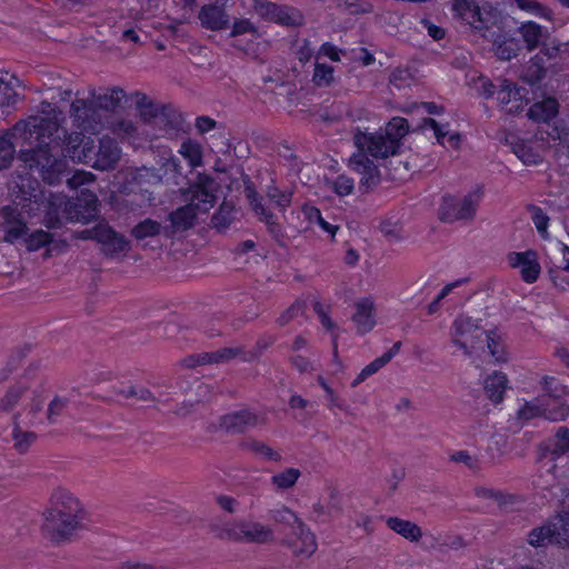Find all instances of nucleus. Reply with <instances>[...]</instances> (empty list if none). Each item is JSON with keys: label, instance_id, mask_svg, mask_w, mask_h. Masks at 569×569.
<instances>
[{"label": "nucleus", "instance_id": "obj_48", "mask_svg": "<svg viewBox=\"0 0 569 569\" xmlns=\"http://www.w3.org/2000/svg\"><path fill=\"white\" fill-rule=\"evenodd\" d=\"M312 81L318 87L329 86L333 81V68L326 63L317 62L315 66Z\"/></svg>", "mask_w": 569, "mask_h": 569}, {"label": "nucleus", "instance_id": "obj_50", "mask_svg": "<svg viewBox=\"0 0 569 569\" xmlns=\"http://www.w3.org/2000/svg\"><path fill=\"white\" fill-rule=\"evenodd\" d=\"M513 3L522 11L537 17L549 18L550 11L536 0H513Z\"/></svg>", "mask_w": 569, "mask_h": 569}, {"label": "nucleus", "instance_id": "obj_54", "mask_svg": "<svg viewBox=\"0 0 569 569\" xmlns=\"http://www.w3.org/2000/svg\"><path fill=\"white\" fill-rule=\"evenodd\" d=\"M19 94L16 92L12 83L0 79V106H13L17 103Z\"/></svg>", "mask_w": 569, "mask_h": 569}, {"label": "nucleus", "instance_id": "obj_5", "mask_svg": "<svg viewBox=\"0 0 569 569\" xmlns=\"http://www.w3.org/2000/svg\"><path fill=\"white\" fill-rule=\"evenodd\" d=\"M483 194V188L476 186L461 197L452 194L443 196L438 209L440 221L445 223H453L457 221L468 223L473 221L478 208L482 202Z\"/></svg>", "mask_w": 569, "mask_h": 569}, {"label": "nucleus", "instance_id": "obj_33", "mask_svg": "<svg viewBox=\"0 0 569 569\" xmlns=\"http://www.w3.org/2000/svg\"><path fill=\"white\" fill-rule=\"evenodd\" d=\"M234 214V206L231 202L223 201L211 218L212 228L220 232L224 231L233 222Z\"/></svg>", "mask_w": 569, "mask_h": 569}, {"label": "nucleus", "instance_id": "obj_59", "mask_svg": "<svg viewBox=\"0 0 569 569\" xmlns=\"http://www.w3.org/2000/svg\"><path fill=\"white\" fill-rule=\"evenodd\" d=\"M52 237L49 232L43 230H37L36 232L31 233L27 239V248L30 251H36L41 247H44L46 244L50 243Z\"/></svg>", "mask_w": 569, "mask_h": 569}, {"label": "nucleus", "instance_id": "obj_31", "mask_svg": "<svg viewBox=\"0 0 569 569\" xmlns=\"http://www.w3.org/2000/svg\"><path fill=\"white\" fill-rule=\"evenodd\" d=\"M12 131L13 127L6 133L0 134V170L8 169L14 159L16 147L13 139L23 140V136H13L11 134Z\"/></svg>", "mask_w": 569, "mask_h": 569}, {"label": "nucleus", "instance_id": "obj_35", "mask_svg": "<svg viewBox=\"0 0 569 569\" xmlns=\"http://www.w3.org/2000/svg\"><path fill=\"white\" fill-rule=\"evenodd\" d=\"M286 27H300L305 23L302 13L292 7L279 6L274 21Z\"/></svg>", "mask_w": 569, "mask_h": 569}, {"label": "nucleus", "instance_id": "obj_28", "mask_svg": "<svg viewBox=\"0 0 569 569\" xmlns=\"http://www.w3.org/2000/svg\"><path fill=\"white\" fill-rule=\"evenodd\" d=\"M244 521L228 522L223 525L211 523L210 531L221 540L243 542Z\"/></svg>", "mask_w": 569, "mask_h": 569}, {"label": "nucleus", "instance_id": "obj_51", "mask_svg": "<svg viewBox=\"0 0 569 569\" xmlns=\"http://www.w3.org/2000/svg\"><path fill=\"white\" fill-rule=\"evenodd\" d=\"M12 436L14 439V447L20 452L27 451L36 439V435L33 432L22 431L18 425L14 426Z\"/></svg>", "mask_w": 569, "mask_h": 569}, {"label": "nucleus", "instance_id": "obj_38", "mask_svg": "<svg viewBox=\"0 0 569 569\" xmlns=\"http://www.w3.org/2000/svg\"><path fill=\"white\" fill-rule=\"evenodd\" d=\"M241 447L246 450H249L256 455H259L270 461H280L281 455L278 451H274L271 447L266 445L264 442L258 441L256 439H247L243 440Z\"/></svg>", "mask_w": 569, "mask_h": 569}, {"label": "nucleus", "instance_id": "obj_12", "mask_svg": "<svg viewBox=\"0 0 569 569\" xmlns=\"http://www.w3.org/2000/svg\"><path fill=\"white\" fill-rule=\"evenodd\" d=\"M483 333L485 330L471 318L460 316L453 322L452 342L466 355H470L469 347H473Z\"/></svg>", "mask_w": 569, "mask_h": 569}, {"label": "nucleus", "instance_id": "obj_58", "mask_svg": "<svg viewBox=\"0 0 569 569\" xmlns=\"http://www.w3.org/2000/svg\"><path fill=\"white\" fill-rule=\"evenodd\" d=\"M411 80L412 74L407 68H396L389 77L390 84L398 89L409 86Z\"/></svg>", "mask_w": 569, "mask_h": 569}, {"label": "nucleus", "instance_id": "obj_6", "mask_svg": "<svg viewBox=\"0 0 569 569\" xmlns=\"http://www.w3.org/2000/svg\"><path fill=\"white\" fill-rule=\"evenodd\" d=\"M452 10L482 36L501 19L500 11L489 2L479 4L471 0H452Z\"/></svg>", "mask_w": 569, "mask_h": 569}, {"label": "nucleus", "instance_id": "obj_10", "mask_svg": "<svg viewBox=\"0 0 569 569\" xmlns=\"http://www.w3.org/2000/svg\"><path fill=\"white\" fill-rule=\"evenodd\" d=\"M102 112L88 99H76L70 107V117L73 124L88 133L97 134L106 126Z\"/></svg>", "mask_w": 569, "mask_h": 569}, {"label": "nucleus", "instance_id": "obj_29", "mask_svg": "<svg viewBox=\"0 0 569 569\" xmlns=\"http://www.w3.org/2000/svg\"><path fill=\"white\" fill-rule=\"evenodd\" d=\"M507 382L508 379L505 373L493 372L485 381V391L487 397L496 403L501 402L507 388Z\"/></svg>", "mask_w": 569, "mask_h": 569}, {"label": "nucleus", "instance_id": "obj_7", "mask_svg": "<svg viewBox=\"0 0 569 569\" xmlns=\"http://www.w3.org/2000/svg\"><path fill=\"white\" fill-rule=\"evenodd\" d=\"M218 190L219 183L211 176L198 173L188 188L181 189V196L198 213H206L214 206Z\"/></svg>", "mask_w": 569, "mask_h": 569}, {"label": "nucleus", "instance_id": "obj_24", "mask_svg": "<svg viewBox=\"0 0 569 569\" xmlns=\"http://www.w3.org/2000/svg\"><path fill=\"white\" fill-rule=\"evenodd\" d=\"M548 523L553 535V545L569 547V512H560L549 518Z\"/></svg>", "mask_w": 569, "mask_h": 569}, {"label": "nucleus", "instance_id": "obj_13", "mask_svg": "<svg viewBox=\"0 0 569 569\" xmlns=\"http://www.w3.org/2000/svg\"><path fill=\"white\" fill-rule=\"evenodd\" d=\"M43 535L51 541L60 542L67 540L79 525V519L53 516L51 512L43 513Z\"/></svg>", "mask_w": 569, "mask_h": 569}, {"label": "nucleus", "instance_id": "obj_60", "mask_svg": "<svg viewBox=\"0 0 569 569\" xmlns=\"http://www.w3.org/2000/svg\"><path fill=\"white\" fill-rule=\"evenodd\" d=\"M118 393L124 398L136 397L140 401H154L153 395L143 387L129 386L127 389L118 390Z\"/></svg>", "mask_w": 569, "mask_h": 569}, {"label": "nucleus", "instance_id": "obj_32", "mask_svg": "<svg viewBox=\"0 0 569 569\" xmlns=\"http://www.w3.org/2000/svg\"><path fill=\"white\" fill-rule=\"evenodd\" d=\"M178 152L188 161L191 168L201 167L203 164V150L200 143L194 140L186 139Z\"/></svg>", "mask_w": 569, "mask_h": 569}, {"label": "nucleus", "instance_id": "obj_25", "mask_svg": "<svg viewBox=\"0 0 569 569\" xmlns=\"http://www.w3.org/2000/svg\"><path fill=\"white\" fill-rule=\"evenodd\" d=\"M387 527L409 541H419L422 537L421 528L409 520L398 517L383 518Z\"/></svg>", "mask_w": 569, "mask_h": 569}, {"label": "nucleus", "instance_id": "obj_34", "mask_svg": "<svg viewBox=\"0 0 569 569\" xmlns=\"http://www.w3.org/2000/svg\"><path fill=\"white\" fill-rule=\"evenodd\" d=\"M527 542L535 548L553 545V535L548 521L541 526L532 528L527 535Z\"/></svg>", "mask_w": 569, "mask_h": 569}, {"label": "nucleus", "instance_id": "obj_39", "mask_svg": "<svg viewBox=\"0 0 569 569\" xmlns=\"http://www.w3.org/2000/svg\"><path fill=\"white\" fill-rule=\"evenodd\" d=\"M269 518L276 523L283 525L293 530L299 521H302L291 509L286 506L269 511Z\"/></svg>", "mask_w": 569, "mask_h": 569}, {"label": "nucleus", "instance_id": "obj_43", "mask_svg": "<svg viewBox=\"0 0 569 569\" xmlns=\"http://www.w3.org/2000/svg\"><path fill=\"white\" fill-rule=\"evenodd\" d=\"M336 7L349 14L369 13L372 6L366 0H335Z\"/></svg>", "mask_w": 569, "mask_h": 569}, {"label": "nucleus", "instance_id": "obj_63", "mask_svg": "<svg viewBox=\"0 0 569 569\" xmlns=\"http://www.w3.org/2000/svg\"><path fill=\"white\" fill-rule=\"evenodd\" d=\"M569 415V406L561 402L555 408H547L542 411V417L549 421H561Z\"/></svg>", "mask_w": 569, "mask_h": 569}, {"label": "nucleus", "instance_id": "obj_22", "mask_svg": "<svg viewBox=\"0 0 569 569\" xmlns=\"http://www.w3.org/2000/svg\"><path fill=\"white\" fill-rule=\"evenodd\" d=\"M292 532L297 537V541L291 546L295 555L310 557L316 552V537L303 521H299Z\"/></svg>", "mask_w": 569, "mask_h": 569}, {"label": "nucleus", "instance_id": "obj_4", "mask_svg": "<svg viewBox=\"0 0 569 569\" xmlns=\"http://www.w3.org/2000/svg\"><path fill=\"white\" fill-rule=\"evenodd\" d=\"M67 153L72 160L90 163L99 170L112 169L120 159L121 150L116 140L103 137L99 141V147L94 146L91 138L76 136L70 139L67 147Z\"/></svg>", "mask_w": 569, "mask_h": 569}, {"label": "nucleus", "instance_id": "obj_40", "mask_svg": "<svg viewBox=\"0 0 569 569\" xmlns=\"http://www.w3.org/2000/svg\"><path fill=\"white\" fill-rule=\"evenodd\" d=\"M163 228L164 227H162L161 223H159L158 221L152 220V219H146V220L139 222L132 229L131 234L136 239L142 240V239H146L148 237L158 236L161 232L163 233Z\"/></svg>", "mask_w": 569, "mask_h": 569}, {"label": "nucleus", "instance_id": "obj_16", "mask_svg": "<svg viewBox=\"0 0 569 569\" xmlns=\"http://www.w3.org/2000/svg\"><path fill=\"white\" fill-rule=\"evenodd\" d=\"M79 501L67 490L57 489L50 498V508L47 510L53 516L79 519Z\"/></svg>", "mask_w": 569, "mask_h": 569}, {"label": "nucleus", "instance_id": "obj_2", "mask_svg": "<svg viewBox=\"0 0 569 569\" xmlns=\"http://www.w3.org/2000/svg\"><path fill=\"white\" fill-rule=\"evenodd\" d=\"M408 121L405 118H392L385 129L376 132L353 131V143L357 152L349 159V168L360 176L359 187L366 192L375 189L381 181V173L373 160L386 159L398 153L402 138L408 133Z\"/></svg>", "mask_w": 569, "mask_h": 569}, {"label": "nucleus", "instance_id": "obj_53", "mask_svg": "<svg viewBox=\"0 0 569 569\" xmlns=\"http://www.w3.org/2000/svg\"><path fill=\"white\" fill-rule=\"evenodd\" d=\"M68 399L61 397H54L49 403L47 410V419L49 423H56L58 418L62 416L67 409Z\"/></svg>", "mask_w": 569, "mask_h": 569}, {"label": "nucleus", "instance_id": "obj_15", "mask_svg": "<svg viewBox=\"0 0 569 569\" xmlns=\"http://www.w3.org/2000/svg\"><path fill=\"white\" fill-rule=\"evenodd\" d=\"M507 260L510 267L520 269L521 278L527 283H533L539 278L541 268L535 251L510 252Z\"/></svg>", "mask_w": 569, "mask_h": 569}, {"label": "nucleus", "instance_id": "obj_14", "mask_svg": "<svg viewBox=\"0 0 569 569\" xmlns=\"http://www.w3.org/2000/svg\"><path fill=\"white\" fill-rule=\"evenodd\" d=\"M0 218L6 231L3 237L6 242L13 243L27 234L28 227L18 208L12 206L2 207L0 209Z\"/></svg>", "mask_w": 569, "mask_h": 569}, {"label": "nucleus", "instance_id": "obj_18", "mask_svg": "<svg viewBox=\"0 0 569 569\" xmlns=\"http://www.w3.org/2000/svg\"><path fill=\"white\" fill-rule=\"evenodd\" d=\"M198 211L188 202L169 214L170 226L163 228L166 237L173 236L177 231L190 229L196 220Z\"/></svg>", "mask_w": 569, "mask_h": 569}, {"label": "nucleus", "instance_id": "obj_27", "mask_svg": "<svg viewBox=\"0 0 569 569\" xmlns=\"http://www.w3.org/2000/svg\"><path fill=\"white\" fill-rule=\"evenodd\" d=\"M243 542L267 543L273 541L271 528L254 521H244Z\"/></svg>", "mask_w": 569, "mask_h": 569}, {"label": "nucleus", "instance_id": "obj_64", "mask_svg": "<svg viewBox=\"0 0 569 569\" xmlns=\"http://www.w3.org/2000/svg\"><path fill=\"white\" fill-rule=\"evenodd\" d=\"M355 188L353 179L346 176L340 174L333 181V190L339 196H348L352 192Z\"/></svg>", "mask_w": 569, "mask_h": 569}, {"label": "nucleus", "instance_id": "obj_57", "mask_svg": "<svg viewBox=\"0 0 569 569\" xmlns=\"http://www.w3.org/2000/svg\"><path fill=\"white\" fill-rule=\"evenodd\" d=\"M387 363L383 361L381 357L375 359L372 362L367 365L360 373L357 376V378L352 381L351 387L356 388L358 385L363 382L368 377L379 371L382 367H385Z\"/></svg>", "mask_w": 569, "mask_h": 569}, {"label": "nucleus", "instance_id": "obj_21", "mask_svg": "<svg viewBox=\"0 0 569 569\" xmlns=\"http://www.w3.org/2000/svg\"><path fill=\"white\" fill-rule=\"evenodd\" d=\"M355 308L356 312L352 316V321L356 323L358 332L363 335L372 330L376 325L373 300L371 298L360 299L355 303Z\"/></svg>", "mask_w": 569, "mask_h": 569}, {"label": "nucleus", "instance_id": "obj_26", "mask_svg": "<svg viewBox=\"0 0 569 569\" xmlns=\"http://www.w3.org/2000/svg\"><path fill=\"white\" fill-rule=\"evenodd\" d=\"M558 107V101L555 98H546L533 103L528 110L527 116L537 122H548L557 116Z\"/></svg>", "mask_w": 569, "mask_h": 569}, {"label": "nucleus", "instance_id": "obj_23", "mask_svg": "<svg viewBox=\"0 0 569 569\" xmlns=\"http://www.w3.org/2000/svg\"><path fill=\"white\" fill-rule=\"evenodd\" d=\"M199 19L203 27L211 30H223L228 27L229 19L224 11L214 4L202 7Z\"/></svg>", "mask_w": 569, "mask_h": 569}, {"label": "nucleus", "instance_id": "obj_41", "mask_svg": "<svg viewBox=\"0 0 569 569\" xmlns=\"http://www.w3.org/2000/svg\"><path fill=\"white\" fill-rule=\"evenodd\" d=\"M513 153L527 166L537 164L541 161V157L528 143L521 140L512 142Z\"/></svg>", "mask_w": 569, "mask_h": 569}, {"label": "nucleus", "instance_id": "obj_56", "mask_svg": "<svg viewBox=\"0 0 569 569\" xmlns=\"http://www.w3.org/2000/svg\"><path fill=\"white\" fill-rule=\"evenodd\" d=\"M541 57L545 56L548 59H556L559 57L560 52L562 51L563 44L556 38H552L551 34L549 36L547 41H543V43L539 47Z\"/></svg>", "mask_w": 569, "mask_h": 569}, {"label": "nucleus", "instance_id": "obj_3", "mask_svg": "<svg viewBox=\"0 0 569 569\" xmlns=\"http://www.w3.org/2000/svg\"><path fill=\"white\" fill-rule=\"evenodd\" d=\"M98 198L88 189L72 200L64 197H52L49 200L46 213V223L49 228H59L63 222L89 223L98 216Z\"/></svg>", "mask_w": 569, "mask_h": 569}, {"label": "nucleus", "instance_id": "obj_1", "mask_svg": "<svg viewBox=\"0 0 569 569\" xmlns=\"http://www.w3.org/2000/svg\"><path fill=\"white\" fill-rule=\"evenodd\" d=\"M58 130L59 122L54 119L29 117L17 122L11 132L23 136L30 147L20 151L19 159L48 184H58L69 174L66 160L53 153V136Z\"/></svg>", "mask_w": 569, "mask_h": 569}, {"label": "nucleus", "instance_id": "obj_44", "mask_svg": "<svg viewBox=\"0 0 569 569\" xmlns=\"http://www.w3.org/2000/svg\"><path fill=\"white\" fill-rule=\"evenodd\" d=\"M27 387L22 385H16L11 387L4 397L0 400V411L9 412L11 411L19 402L23 393L26 392Z\"/></svg>", "mask_w": 569, "mask_h": 569}, {"label": "nucleus", "instance_id": "obj_37", "mask_svg": "<svg viewBox=\"0 0 569 569\" xmlns=\"http://www.w3.org/2000/svg\"><path fill=\"white\" fill-rule=\"evenodd\" d=\"M547 70L545 68L543 59L540 54L532 57L525 71L523 79L530 83L536 84L546 77Z\"/></svg>", "mask_w": 569, "mask_h": 569}, {"label": "nucleus", "instance_id": "obj_9", "mask_svg": "<svg viewBox=\"0 0 569 569\" xmlns=\"http://www.w3.org/2000/svg\"><path fill=\"white\" fill-rule=\"evenodd\" d=\"M83 239H93L101 244L102 252L110 258L124 254L129 251L130 246L127 238L114 231L107 223H99L92 229L83 230L81 233Z\"/></svg>", "mask_w": 569, "mask_h": 569}, {"label": "nucleus", "instance_id": "obj_30", "mask_svg": "<svg viewBox=\"0 0 569 569\" xmlns=\"http://www.w3.org/2000/svg\"><path fill=\"white\" fill-rule=\"evenodd\" d=\"M493 49L500 60L508 61L518 56L520 44L517 39L502 34L493 40Z\"/></svg>", "mask_w": 569, "mask_h": 569}, {"label": "nucleus", "instance_id": "obj_46", "mask_svg": "<svg viewBox=\"0 0 569 569\" xmlns=\"http://www.w3.org/2000/svg\"><path fill=\"white\" fill-rule=\"evenodd\" d=\"M527 210L531 213V219L540 236L543 239H548L549 217L543 212V210L540 207H537L535 204H529L527 207Z\"/></svg>", "mask_w": 569, "mask_h": 569}, {"label": "nucleus", "instance_id": "obj_42", "mask_svg": "<svg viewBox=\"0 0 569 569\" xmlns=\"http://www.w3.org/2000/svg\"><path fill=\"white\" fill-rule=\"evenodd\" d=\"M551 453L560 457L569 451V428L559 427L551 440Z\"/></svg>", "mask_w": 569, "mask_h": 569}, {"label": "nucleus", "instance_id": "obj_49", "mask_svg": "<svg viewBox=\"0 0 569 569\" xmlns=\"http://www.w3.org/2000/svg\"><path fill=\"white\" fill-rule=\"evenodd\" d=\"M306 310V303L302 300H296L288 309H286L277 319V323L280 327L286 326L295 318L303 315Z\"/></svg>", "mask_w": 569, "mask_h": 569}, {"label": "nucleus", "instance_id": "obj_62", "mask_svg": "<svg viewBox=\"0 0 569 569\" xmlns=\"http://www.w3.org/2000/svg\"><path fill=\"white\" fill-rule=\"evenodd\" d=\"M487 346L490 355L496 359V361H505L503 357V348L498 341V337L492 331H485Z\"/></svg>", "mask_w": 569, "mask_h": 569}, {"label": "nucleus", "instance_id": "obj_20", "mask_svg": "<svg viewBox=\"0 0 569 569\" xmlns=\"http://www.w3.org/2000/svg\"><path fill=\"white\" fill-rule=\"evenodd\" d=\"M517 32L522 39L528 51L538 49L550 36L548 28L540 26L535 21L522 22L518 27Z\"/></svg>", "mask_w": 569, "mask_h": 569}, {"label": "nucleus", "instance_id": "obj_17", "mask_svg": "<svg viewBox=\"0 0 569 569\" xmlns=\"http://www.w3.org/2000/svg\"><path fill=\"white\" fill-rule=\"evenodd\" d=\"M126 97L124 91L114 87L111 89H106L102 92L97 93L94 90L90 92L89 100L97 106V110L102 112V118L107 122L109 114L116 111Z\"/></svg>", "mask_w": 569, "mask_h": 569}, {"label": "nucleus", "instance_id": "obj_45", "mask_svg": "<svg viewBox=\"0 0 569 569\" xmlns=\"http://www.w3.org/2000/svg\"><path fill=\"white\" fill-rule=\"evenodd\" d=\"M497 100L501 104H508L511 99H516L517 96L520 97V90L516 88V86L507 79H499L498 87L496 89Z\"/></svg>", "mask_w": 569, "mask_h": 569}, {"label": "nucleus", "instance_id": "obj_61", "mask_svg": "<svg viewBox=\"0 0 569 569\" xmlns=\"http://www.w3.org/2000/svg\"><path fill=\"white\" fill-rule=\"evenodd\" d=\"M267 197L279 208L284 209L291 202V192L281 191L276 186H271L267 190Z\"/></svg>", "mask_w": 569, "mask_h": 569}, {"label": "nucleus", "instance_id": "obj_36", "mask_svg": "<svg viewBox=\"0 0 569 569\" xmlns=\"http://www.w3.org/2000/svg\"><path fill=\"white\" fill-rule=\"evenodd\" d=\"M301 476V471L297 468H287L283 471L271 477V485L277 490H287L292 488Z\"/></svg>", "mask_w": 569, "mask_h": 569}, {"label": "nucleus", "instance_id": "obj_47", "mask_svg": "<svg viewBox=\"0 0 569 569\" xmlns=\"http://www.w3.org/2000/svg\"><path fill=\"white\" fill-rule=\"evenodd\" d=\"M475 493L479 498L483 499H493L496 500L500 506H506L508 503H513L516 501V497L506 495L501 491L486 488V487H477L475 489Z\"/></svg>", "mask_w": 569, "mask_h": 569}, {"label": "nucleus", "instance_id": "obj_11", "mask_svg": "<svg viewBox=\"0 0 569 569\" xmlns=\"http://www.w3.org/2000/svg\"><path fill=\"white\" fill-rule=\"evenodd\" d=\"M262 423L264 420L257 412L242 408L221 417L220 426L230 435H239Z\"/></svg>", "mask_w": 569, "mask_h": 569}, {"label": "nucleus", "instance_id": "obj_19", "mask_svg": "<svg viewBox=\"0 0 569 569\" xmlns=\"http://www.w3.org/2000/svg\"><path fill=\"white\" fill-rule=\"evenodd\" d=\"M244 192L254 213L266 223L271 236L278 239L281 236V228L273 214L262 204V198L251 186H247Z\"/></svg>", "mask_w": 569, "mask_h": 569}, {"label": "nucleus", "instance_id": "obj_8", "mask_svg": "<svg viewBox=\"0 0 569 569\" xmlns=\"http://www.w3.org/2000/svg\"><path fill=\"white\" fill-rule=\"evenodd\" d=\"M139 104L143 108V117L149 116L153 118L154 124L169 138H177L180 134L187 133L188 126L178 110L171 107L158 109L144 94H142Z\"/></svg>", "mask_w": 569, "mask_h": 569}, {"label": "nucleus", "instance_id": "obj_55", "mask_svg": "<svg viewBox=\"0 0 569 569\" xmlns=\"http://www.w3.org/2000/svg\"><path fill=\"white\" fill-rule=\"evenodd\" d=\"M244 349L241 346L237 347H224L218 350H214V362L216 365L227 363L230 360L243 356Z\"/></svg>", "mask_w": 569, "mask_h": 569}, {"label": "nucleus", "instance_id": "obj_52", "mask_svg": "<svg viewBox=\"0 0 569 569\" xmlns=\"http://www.w3.org/2000/svg\"><path fill=\"white\" fill-rule=\"evenodd\" d=\"M253 9L261 18L273 22L279 4L268 0H253Z\"/></svg>", "mask_w": 569, "mask_h": 569}]
</instances>
